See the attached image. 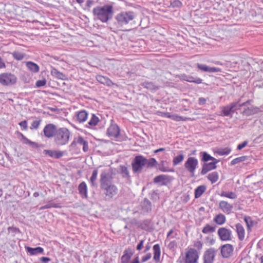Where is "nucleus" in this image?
Instances as JSON below:
<instances>
[{
  "label": "nucleus",
  "instance_id": "4468645a",
  "mask_svg": "<svg viewBox=\"0 0 263 263\" xmlns=\"http://www.w3.org/2000/svg\"><path fill=\"white\" fill-rule=\"evenodd\" d=\"M107 134L111 138H117L120 135V129L118 126L111 123L107 129Z\"/></svg>",
  "mask_w": 263,
  "mask_h": 263
},
{
  "label": "nucleus",
  "instance_id": "e433bc0d",
  "mask_svg": "<svg viewBox=\"0 0 263 263\" xmlns=\"http://www.w3.org/2000/svg\"><path fill=\"white\" fill-rule=\"evenodd\" d=\"M167 117L175 121H185L189 120H192L190 118H186L183 116H167Z\"/></svg>",
  "mask_w": 263,
  "mask_h": 263
},
{
  "label": "nucleus",
  "instance_id": "f8f14e48",
  "mask_svg": "<svg viewBox=\"0 0 263 263\" xmlns=\"http://www.w3.org/2000/svg\"><path fill=\"white\" fill-rule=\"evenodd\" d=\"M217 234L220 239L222 241H228L231 240V231L225 228H220L217 231Z\"/></svg>",
  "mask_w": 263,
  "mask_h": 263
},
{
  "label": "nucleus",
  "instance_id": "dca6fc26",
  "mask_svg": "<svg viewBox=\"0 0 263 263\" xmlns=\"http://www.w3.org/2000/svg\"><path fill=\"white\" fill-rule=\"evenodd\" d=\"M233 247L230 244H226L221 247V254L223 257L228 258L230 257L233 251Z\"/></svg>",
  "mask_w": 263,
  "mask_h": 263
},
{
  "label": "nucleus",
  "instance_id": "052dcab7",
  "mask_svg": "<svg viewBox=\"0 0 263 263\" xmlns=\"http://www.w3.org/2000/svg\"><path fill=\"white\" fill-rule=\"evenodd\" d=\"M198 102L200 105H203L205 103L206 100L203 98H199Z\"/></svg>",
  "mask_w": 263,
  "mask_h": 263
},
{
  "label": "nucleus",
  "instance_id": "0eeeda50",
  "mask_svg": "<svg viewBox=\"0 0 263 263\" xmlns=\"http://www.w3.org/2000/svg\"><path fill=\"white\" fill-rule=\"evenodd\" d=\"M16 77L11 72H3L0 74V84L2 86H12L16 83Z\"/></svg>",
  "mask_w": 263,
  "mask_h": 263
},
{
  "label": "nucleus",
  "instance_id": "774afa93",
  "mask_svg": "<svg viewBox=\"0 0 263 263\" xmlns=\"http://www.w3.org/2000/svg\"><path fill=\"white\" fill-rule=\"evenodd\" d=\"M146 87L151 89H154V86L152 83H147L146 84Z\"/></svg>",
  "mask_w": 263,
  "mask_h": 263
},
{
  "label": "nucleus",
  "instance_id": "393cba45",
  "mask_svg": "<svg viewBox=\"0 0 263 263\" xmlns=\"http://www.w3.org/2000/svg\"><path fill=\"white\" fill-rule=\"evenodd\" d=\"M97 80L100 83L110 86L113 84L112 82L107 77L99 75L97 77Z\"/></svg>",
  "mask_w": 263,
  "mask_h": 263
},
{
  "label": "nucleus",
  "instance_id": "f704fd0d",
  "mask_svg": "<svg viewBox=\"0 0 263 263\" xmlns=\"http://www.w3.org/2000/svg\"><path fill=\"white\" fill-rule=\"evenodd\" d=\"M184 155L183 154H180L177 156L175 157L173 159V165H177L180 163L184 159Z\"/></svg>",
  "mask_w": 263,
  "mask_h": 263
},
{
  "label": "nucleus",
  "instance_id": "1a4fd4ad",
  "mask_svg": "<svg viewBox=\"0 0 263 263\" xmlns=\"http://www.w3.org/2000/svg\"><path fill=\"white\" fill-rule=\"evenodd\" d=\"M217 251L213 248L206 250L203 254V263H213Z\"/></svg>",
  "mask_w": 263,
  "mask_h": 263
},
{
  "label": "nucleus",
  "instance_id": "de8ad7c7",
  "mask_svg": "<svg viewBox=\"0 0 263 263\" xmlns=\"http://www.w3.org/2000/svg\"><path fill=\"white\" fill-rule=\"evenodd\" d=\"M245 221L247 224V226L249 229L252 226L253 222L251 218L250 217H246L245 218Z\"/></svg>",
  "mask_w": 263,
  "mask_h": 263
},
{
  "label": "nucleus",
  "instance_id": "58836bf2",
  "mask_svg": "<svg viewBox=\"0 0 263 263\" xmlns=\"http://www.w3.org/2000/svg\"><path fill=\"white\" fill-rule=\"evenodd\" d=\"M13 57L14 59L17 61L22 60L25 57V55L22 52H20L18 51H14L12 53Z\"/></svg>",
  "mask_w": 263,
  "mask_h": 263
},
{
  "label": "nucleus",
  "instance_id": "79ce46f5",
  "mask_svg": "<svg viewBox=\"0 0 263 263\" xmlns=\"http://www.w3.org/2000/svg\"><path fill=\"white\" fill-rule=\"evenodd\" d=\"M185 80L187 82H193L196 84H201L202 83V80L199 78H194L192 77H189Z\"/></svg>",
  "mask_w": 263,
  "mask_h": 263
},
{
  "label": "nucleus",
  "instance_id": "09e8293b",
  "mask_svg": "<svg viewBox=\"0 0 263 263\" xmlns=\"http://www.w3.org/2000/svg\"><path fill=\"white\" fill-rule=\"evenodd\" d=\"M152 257V254L150 253H147L145 255L143 256L142 258L141 261L142 262H146Z\"/></svg>",
  "mask_w": 263,
  "mask_h": 263
},
{
  "label": "nucleus",
  "instance_id": "7c9ffc66",
  "mask_svg": "<svg viewBox=\"0 0 263 263\" xmlns=\"http://www.w3.org/2000/svg\"><path fill=\"white\" fill-rule=\"evenodd\" d=\"M220 195L221 197H224L232 199H234L237 198V195L233 192L222 191L221 192Z\"/></svg>",
  "mask_w": 263,
  "mask_h": 263
},
{
  "label": "nucleus",
  "instance_id": "ddd939ff",
  "mask_svg": "<svg viewBox=\"0 0 263 263\" xmlns=\"http://www.w3.org/2000/svg\"><path fill=\"white\" fill-rule=\"evenodd\" d=\"M58 129L55 125L52 124L46 125L43 130L44 134L47 138L55 137V135Z\"/></svg>",
  "mask_w": 263,
  "mask_h": 263
},
{
  "label": "nucleus",
  "instance_id": "c756f323",
  "mask_svg": "<svg viewBox=\"0 0 263 263\" xmlns=\"http://www.w3.org/2000/svg\"><path fill=\"white\" fill-rule=\"evenodd\" d=\"M120 173L122 175L123 178L128 180L130 178V175L129 173V171L127 170V168L125 166H120Z\"/></svg>",
  "mask_w": 263,
  "mask_h": 263
},
{
  "label": "nucleus",
  "instance_id": "5fc2aeb1",
  "mask_svg": "<svg viewBox=\"0 0 263 263\" xmlns=\"http://www.w3.org/2000/svg\"><path fill=\"white\" fill-rule=\"evenodd\" d=\"M144 242V240L142 239L139 242V243L138 244L136 249L137 250L140 251L141 250L142 248L143 247V245Z\"/></svg>",
  "mask_w": 263,
  "mask_h": 263
},
{
  "label": "nucleus",
  "instance_id": "4c0bfd02",
  "mask_svg": "<svg viewBox=\"0 0 263 263\" xmlns=\"http://www.w3.org/2000/svg\"><path fill=\"white\" fill-rule=\"evenodd\" d=\"M215 231V227H211L209 224H206L202 229V232L204 234L213 233Z\"/></svg>",
  "mask_w": 263,
  "mask_h": 263
},
{
  "label": "nucleus",
  "instance_id": "8fccbe9b",
  "mask_svg": "<svg viewBox=\"0 0 263 263\" xmlns=\"http://www.w3.org/2000/svg\"><path fill=\"white\" fill-rule=\"evenodd\" d=\"M41 120L34 121L31 124V128L37 129L41 122Z\"/></svg>",
  "mask_w": 263,
  "mask_h": 263
},
{
  "label": "nucleus",
  "instance_id": "e2e57ef3",
  "mask_svg": "<svg viewBox=\"0 0 263 263\" xmlns=\"http://www.w3.org/2000/svg\"><path fill=\"white\" fill-rule=\"evenodd\" d=\"M63 156V153L62 152H55L54 157L55 158H59Z\"/></svg>",
  "mask_w": 263,
  "mask_h": 263
},
{
  "label": "nucleus",
  "instance_id": "bf43d9fd",
  "mask_svg": "<svg viewBox=\"0 0 263 263\" xmlns=\"http://www.w3.org/2000/svg\"><path fill=\"white\" fill-rule=\"evenodd\" d=\"M159 170L163 172H171L173 171V170H170L166 168L165 167L163 166V165H161V166H160Z\"/></svg>",
  "mask_w": 263,
  "mask_h": 263
},
{
  "label": "nucleus",
  "instance_id": "72a5a7b5",
  "mask_svg": "<svg viewBox=\"0 0 263 263\" xmlns=\"http://www.w3.org/2000/svg\"><path fill=\"white\" fill-rule=\"evenodd\" d=\"M214 221L218 224L221 225L226 221V217L222 214L217 215L214 219Z\"/></svg>",
  "mask_w": 263,
  "mask_h": 263
},
{
  "label": "nucleus",
  "instance_id": "c03bdc74",
  "mask_svg": "<svg viewBox=\"0 0 263 263\" xmlns=\"http://www.w3.org/2000/svg\"><path fill=\"white\" fill-rule=\"evenodd\" d=\"M46 84V80L45 79L38 80L35 83V86L37 88L42 87L45 86Z\"/></svg>",
  "mask_w": 263,
  "mask_h": 263
},
{
  "label": "nucleus",
  "instance_id": "603ef678",
  "mask_svg": "<svg viewBox=\"0 0 263 263\" xmlns=\"http://www.w3.org/2000/svg\"><path fill=\"white\" fill-rule=\"evenodd\" d=\"M194 245L198 250H201L202 248V243L200 241H195Z\"/></svg>",
  "mask_w": 263,
  "mask_h": 263
},
{
  "label": "nucleus",
  "instance_id": "6e6552de",
  "mask_svg": "<svg viewBox=\"0 0 263 263\" xmlns=\"http://www.w3.org/2000/svg\"><path fill=\"white\" fill-rule=\"evenodd\" d=\"M198 165V160L195 157H190L184 163V167L190 173L191 176L193 177Z\"/></svg>",
  "mask_w": 263,
  "mask_h": 263
},
{
  "label": "nucleus",
  "instance_id": "2f4dec72",
  "mask_svg": "<svg viewBox=\"0 0 263 263\" xmlns=\"http://www.w3.org/2000/svg\"><path fill=\"white\" fill-rule=\"evenodd\" d=\"M200 156L202 157L201 161L203 162H207L210 160L213 161L216 159V158L211 156L205 152H201Z\"/></svg>",
  "mask_w": 263,
  "mask_h": 263
},
{
  "label": "nucleus",
  "instance_id": "0e129e2a",
  "mask_svg": "<svg viewBox=\"0 0 263 263\" xmlns=\"http://www.w3.org/2000/svg\"><path fill=\"white\" fill-rule=\"evenodd\" d=\"M20 125L24 128H27V122L26 121H22L20 123Z\"/></svg>",
  "mask_w": 263,
  "mask_h": 263
},
{
  "label": "nucleus",
  "instance_id": "f257e3e1",
  "mask_svg": "<svg viewBox=\"0 0 263 263\" xmlns=\"http://www.w3.org/2000/svg\"><path fill=\"white\" fill-rule=\"evenodd\" d=\"M112 170L110 168L102 171L100 175V187L106 200H110L118 193V188L112 183Z\"/></svg>",
  "mask_w": 263,
  "mask_h": 263
},
{
  "label": "nucleus",
  "instance_id": "a18cd8bd",
  "mask_svg": "<svg viewBox=\"0 0 263 263\" xmlns=\"http://www.w3.org/2000/svg\"><path fill=\"white\" fill-rule=\"evenodd\" d=\"M171 5L173 8H178L181 7L182 5V3L180 1L178 0H174L173 2L171 3Z\"/></svg>",
  "mask_w": 263,
  "mask_h": 263
},
{
  "label": "nucleus",
  "instance_id": "37998d69",
  "mask_svg": "<svg viewBox=\"0 0 263 263\" xmlns=\"http://www.w3.org/2000/svg\"><path fill=\"white\" fill-rule=\"evenodd\" d=\"M99 121V119L97 116H92L91 119L88 122V124L91 126H96Z\"/></svg>",
  "mask_w": 263,
  "mask_h": 263
},
{
  "label": "nucleus",
  "instance_id": "aec40b11",
  "mask_svg": "<svg viewBox=\"0 0 263 263\" xmlns=\"http://www.w3.org/2000/svg\"><path fill=\"white\" fill-rule=\"evenodd\" d=\"M78 190L79 194L83 198H87V187L85 182H82L79 184Z\"/></svg>",
  "mask_w": 263,
  "mask_h": 263
},
{
  "label": "nucleus",
  "instance_id": "3c124183",
  "mask_svg": "<svg viewBox=\"0 0 263 263\" xmlns=\"http://www.w3.org/2000/svg\"><path fill=\"white\" fill-rule=\"evenodd\" d=\"M56 151L51 150H44L43 153L49 155L50 157H54Z\"/></svg>",
  "mask_w": 263,
  "mask_h": 263
},
{
  "label": "nucleus",
  "instance_id": "7ed1b4c3",
  "mask_svg": "<svg viewBox=\"0 0 263 263\" xmlns=\"http://www.w3.org/2000/svg\"><path fill=\"white\" fill-rule=\"evenodd\" d=\"M157 164L155 158L146 159L142 155L136 156L133 160L132 166L134 173H140L144 167L152 168Z\"/></svg>",
  "mask_w": 263,
  "mask_h": 263
},
{
  "label": "nucleus",
  "instance_id": "39448f33",
  "mask_svg": "<svg viewBox=\"0 0 263 263\" xmlns=\"http://www.w3.org/2000/svg\"><path fill=\"white\" fill-rule=\"evenodd\" d=\"M136 14L132 11H123L117 13L115 19L117 27L123 28L131 23L135 18Z\"/></svg>",
  "mask_w": 263,
  "mask_h": 263
},
{
  "label": "nucleus",
  "instance_id": "9d476101",
  "mask_svg": "<svg viewBox=\"0 0 263 263\" xmlns=\"http://www.w3.org/2000/svg\"><path fill=\"white\" fill-rule=\"evenodd\" d=\"M198 257L197 251L193 248H190L185 254L184 258L185 263H196Z\"/></svg>",
  "mask_w": 263,
  "mask_h": 263
},
{
  "label": "nucleus",
  "instance_id": "338daca9",
  "mask_svg": "<svg viewBox=\"0 0 263 263\" xmlns=\"http://www.w3.org/2000/svg\"><path fill=\"white\" fill-rule=\"evenodd\" d=\"M151 245L149 244V243H147L146 246H145V250L144 251V253H146L147 251H148L150 249H151Z\"/></svg>",
  "mask_w": 263,
  "mask_h": 263
},
{
  "label": "nucleus",
  "instance_id": "69168bd1",
  "mask_svg": "<svg viewBox=\"0 0 263 263\" xmlns=\"http://www.w3.org/2000/svg\"><path fill=\"white\" fill-rule=\"evenodd\" d=\"M130 263H140L138 256L135 257L133 260L130 261Z\"/></svg>",
  "mask_w": 263,
  "mask_h": 263
},
{
  "label": "nucleus",
  "instance_id": "9b49d317",
  "mask_svg": "<svg viewBox=\"0 0 263 263\" xmlns=\"http://www.w3.org/2000/svg\"><path fill=\"white\" fill-rule=\"evenodd\" d=\"M77 144L83 146V151L84 152H87L89 151V146L87 141L84 140V139L80 136L74 138L72 142L70 145V147L74 148Z\"/></svg>",
  "mask_w": 263,
  "mask_h": 263
},
{
  "label": "nucleus",
  "instance_id": "a878e982",
  "mask_svg": "<svg viewBox=\"0 0 263 263\" xmlns=\"http://www.w3.org/2000/svg\"><path fill=\"white\" fill-rule=\"evenodd\" d=\"M26 66L30 71L34 73L39 72L40 70L39 66L36 64L32 62H27Z\"/></svg>",
  "mask_w": 263,
  "mask_h": 263
},
{
  "label": "nucleus",
  "instance_id": "6e6d98bb",
  "mask_svg": "<svg viewBox=\"0 0 263 263\" xmlns=\"http://www.w3.org/2000/svg\"><path fill=\"white\" fill-rule=\"evenodd\" d=\"M248 144L247 141H245L243 142L241 144H239L237 146V149L240 150L242 149L243 147H245Z\"/></svg>",
  "mask_w": 263,
  "mask_h": 263
},
{
  "label": "nucleus",
  "instance_id": "6ab92c4d",
  "mask_svg": "<svg viewBox=\"0 0 263 263\" xmlns=\"http://www.w3.org/2000/svg\"><path fill=\"white\" fill-rule=\"evenodd\" d=\"M219 208L222 210L223 212L227 214H229L233 209L232 205L225 201H221L219 202Z\"/></svg>",
  "mask_w": 263,
  "mask_h": 263
},
{
  "label": "nucleus",
  "instance_id": "49530a36",
  "mask_svg": "<svg viewBox=\"0 0 263 263\" xmlns=\"http://www.w3.org/2000/svg\"><path fill=\"white\" fill-rule=\"evenodd\" d=\"M231 152V149L229 148H226L220 150L218 152V154L220 155H228Z\"/></svg>",
  "mask_w": 263,
  "mask_h": 263
},
{
  "label": "nucleus",
  "instance_id": "c85d7f7f",
  "mask_svg": "<svg viewBox=\"0 0 263 263\" xmlns=\"http://www.w3.org/2000/svg\"><path fill=\"white\" fill-rule=\"evenodd\" d=\"M98 170L97 169L94 170L92 172V175L90 178V182L91 186L93 187L97 186V179L98 176Z\"/></svg>",
  "mask_w": 263,
  "mask_h": 263
},
{
  "label": "nucleus",
  "instance_id": "f03ea898",
  "mask_svg": "<svg viewBox=\"0 0 263 263\" xmlns=\"http://www.w3.org/2000/svg\"><path fill=\"white\" fill-rule=\"evenodd\" d=\"M248 102L240 104L239 102L233 103L231 104L228 105L222 109V111L224 115H231L234 114H241L240 107H244L243 114L245 115H252L254 114H258L259 109L257 107L251 106L246 109L245 107Z\"/></svg>",
  "mask_w": 263,
  "mask_h": 263
},
{
  "label": "nucleus",
  "instance_id": "423d86ee",
  "mask_svg": "<svg viewBox=\"0 0 263 263\" xmlns=\"http://www.w3.org/2000/svg\"><path fill=\"white\" fill-rule=\"evenodd\" d=\"M70 134V132L66 128H60L55 133L54 142L58 145H65L69 141Z\"/></svg>",
  "mask_w": 263,
  "mask_h": 263
},
{
  "label": "nucleus",
  "instance_id": "2eb2a0df",
  "mask_svg": "<svg viewBox=\"0 0 263 263\" xmlns=\"http://www.w3.org/2000/svg\"><path fill=\"white\" fill-rule=\"evenodd\" d=\"M219 160L216 159L215 160L212 161V162L210 163H204L202 166L201 174L202 175H205L211 170L216 168V164L219 162Z\"/></svg>",
  "mask_w": 263,
  "mask_h": 263
},
{
  "label": "nucleus",
  "instance_id": "ea45409f",
  "mask_svg": "<svg viewBox=\"0 0 263 263\" xmlns=\"http://www.w3.org/2000/svg\"><path fill=\"white\" fill-rule=\"evenodd\" d=\"M24 143L29 145L32 148H35L39 147V145L37 143L32 142L26 138H24Z\"/></svg>",
  "mask_w": 263,
  "mask_h": 263
},
{
  "label": "nucleus",
  "instance_id": "cd10ccee",
  "mask_svg": "<svg viewBox=\"0 0 263 263\" xmlns=\"http://www.w3.org/2000/svg\"><path fill=\"white\" fill-rule=\"evenodd\" d=\"M206 190L205 186L202 185L198 186L195 191V198H199Z\"/></svg>",
  "mask_w": 263,
  "mask_h": 263
},
{
  "label": "nucleus",
  "instance_id": "5701e85b",
  "mask_svg": "<svg viewBox=\"0 0 263 263\" xmlns=\"http://www.w3.org/2000/svg\"><path fill=\"white\" fill-rule=\"evenodd\" d=\"M51 73L52 76L60 80H65L67 79L66 75L58 71L55 68H53L51 70Z\"/></svg>",
  "mask_w": 263,
  "mask_h": 263
},
{
  "label": "nucleus",
  "instance_id": "b1692460",
  "mask_svg": "<svg viewBox=\"0 0 263 263\" xmlns=\"http://www.w3.org/2000/svg\"><path fill=\"white\" fill-rule=\"evenodd\" d=\"M142 210L145 213H148L152 210V203L147 199L145 198L142 203Z\"/></svg>",
  "mask_w": 263,
  "mask_h": 263
},
{
  "label": "nucleus",
  "instance_id": "a19ab883",
  "mask_svg": "<svg viewBox=\"0 0 263 263\" xmlns=\"http://www.w3.org/2000/svg\"><path fill=\"white\" fill-rule=\"evenodd\" d=\"M247 156H241V157L236 158L233 159L231 162V164L232 165H235L240 162L245 161L247 159Z\"/></svg>",
  "mask_w": 263,
  "mask_h": 263
},
{
  "label": "nucleus",
  "instance_id": "f3484780",
  "mask_svg": "<svg viewBox=\"0 0 263 263\" xmlns=\"http://www.w3.org/2000/svg\"><path fill=\"white\" fill-rule=\"evenodd\" d=\"M134 253V250L130 248H128L123 252V255L121 258L122 263H130V259Z\"/></svg>",
  "mask_w": 263,
  "mask_h": 263
},
{
  "label": "nucleus",
  "instance_id": "13d9d810",
  "mask_svg": "<svg viewBox=\"0 0 263 263\" xmlns=\"http://www.w3.org/2000/svg\"><path fill=\"white\" fill-rule=\"evenodd\" d=\"M40 260L44 263H47L51 260L50 258L47 257H42L40 258Z\"/></svg>",
  "mask_w": 263,
  "mask_h": 263
},
{
  "label": "nucleus",
  "instance_id": "412c9836",
  "mask_svg": "<svg viewBox=\"0 0 263 263\" xmlns=\"http://www.w3.org/2000/svg\"><path fill=\"white\" fill-rule=\"evenodd\" d=\"M25 248L27 252L29 253L30 255H36L39 254H43L44 252V249L40 247H37L35 248L26 247Z\"/></svg>",
  "mask_w": 263,
  "mask_h": 263
},
{
  "label": "nucleus",
  "instance_id": "680f3d73",
  "mask_svg": "<svg viewBox=\"0 0 263 263\" xmlns=\"http://www.w3.org/2000/svg\"><path fill=\"white\" fill-rule=\"evenodd\" d=\"M77 117L80 120V122H84L87 118V116H77Z\"/></svg>",
  "mask_w": 263,
  "mask_h": 263
},
{
  "label": "nucleus",
  "instance_id": "4be33fe9",
  "mask_svg": "<svg viewBox=\"0 0 263 263\" xmlns=\"http://www.w3.org/2000/svg\"><path fill=\"white\" fill-rule=\"evenodd\" d=\"M154 257L153 259L156 263L160 261V247L159 244H156L153 246Z\"/></svg>",
  "mask_w": 263,
  "mask_h": 263
},
{
  "label": "nucleus",
  "instance_id": "864d4df0",
  "mask_svg": "<svg viewBox=\"0 0 263 263\" xmlns=\"http://www.w3.org/2000/svg\"><path fill=\"white\" fill-rule=\"evenodd\" d=\"M52 207H53V208H58L59 207L57 205V204L55 203H48L47 204H46V205H45L44 206H43L42 208V209H49V208H52Z\"/></svg>",
  "mask_w": 263,
  "mask_h": 263
},
{
  "label": "nucleus",
  "instance_id": "bb28decb",
  "mask_svg": "<svg viewBox=\"0 0 263 263\" xmlns=\"http://www.w3.org/2000/svg\"><path fill=\"white\" fill-rule=\"evenodd\" d=\"M236 231L238 238L240 240H242L245 237V229L242 226L240 223L236 224Z\"/></svg>",
  "mask_w": 263,
  "mask_h": 263
},
{
  "label": "nucleus",
  "instance_id": "473e14b6",
  "mask_svg": "<svg viewBox=\"0 0 263 263\" xmlns=\"http://www.w3.org/2000/svg\"><path fill=\"white\" fill-rule=\"evenodd\" d=\"M207 177L212 183H214L218 181L219 176L217 172H214L209 174Z\"/></svg>",
  "mask_w": 263,
  "mask_h": 263
},
{
  "label": "nucleus",
  "instance_id": "20e7f679",
  "mask_svg": "<svg viewBox=\"0 0 263 263\" xmlns=\"http://www.w3.org/2000/svg\"><path fill=\"white\" fill-rule=\"evenodd\" d=\"M113 12V7L109 5L98 6L93 9L94 16L102 23H106L111 18Z\"/></svg>",
  "mask_w": 263,
  "mask_h": 263
},
{
  "label": "nucleus",
  "instance_id": "4d7b16f0",
  "mask_svg": "<svg viewBox=\"0 0 263 263\" xmlns=\"http://www.w3.org/2000/svg\"><path fill=\"white\" fill-rule=\"evenodd\" d=\"M6 64L4 60L0 57V69H4L6 68Z\"/></svg>",
  "mask_w": 263,
  "mask_h": 263
},
{
  "label": "nucleus",
  "instance_id": "c9c22d12",
  "mask_svg": "<svg viewBox=\"0 0 263 263\" xmlns=\"http://www.w3.org/2000/svg\"><path fill=\"white\" fill-rule=\"evenodd\" d=\"M168 178V176L165 175H160L156 176L154 179V182L156 183L163 182L166 180Z\"/></svg>",
  "mask_w": 263,
  "mask_h": 263
},
{
  "label": "nucleus",
  "instance_id": "a211bd4d",
  "mask_svg": "<svg viewBox=\"0 0 263 263\" xmlns=\"http://www.w3.org/2000/svg\"><path fill=\"white\" fill-rule=\"evenodd\" d=\"M197 67L203 71L208 72H217L220 71V69L219 68L210 67L204 64H197Z\"/></svg>",
  "mask_w": 263,
  "mask_h": 263
}]
</instances>
